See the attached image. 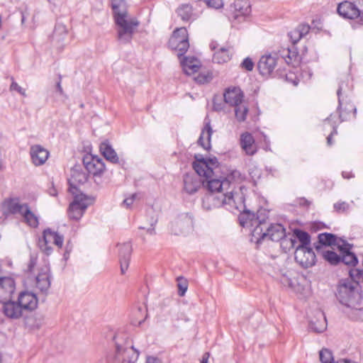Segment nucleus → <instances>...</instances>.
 <instances>
[{
	"mask_svg": "<svg viewBox=\"0 0 363 363\" xmlns=\"http://www.w3.org/2000/svg\"><path fill=\"white\" fill-rule=\"evenodd\" d=\"M349 275L350 279L339 281L336 287V298L346 307L359 306L362 294L359 283L363 282V270L352 269Z\"/></svg>",
	"mask_w": 363,
	"mask_h": 363,
	"instance_id": "nucleus-1",
	"label": "nucleus"
},
{
	"mask_svg": "<svg viewBox=\"0 0 363 363\" xmlns=\"http://www.w3.org/2000/svg\"><path fill=\"white\" fill-rule=\"evenodd\" d=\"M123 4V0H112L111 9L115 23L118 26V38L123 43H128L131 41L135 30L140 23L136 18H127L128 11L125 8L121 9Z\"/></svg>",
	"mask_w": 363,
	"mask_h": 363,
	"instance_id": "nucleus-2",
	"label": "nucleus"
},
{
	"mask_svg": "<svg viewBox=\"0 0 363 363\" xmlns=\"http://www.w3.org/2000/svg\"><path fill=\"white\" fill-rule=\"evenodd\" d=\"M350 91L351 89L348 82L341 80L337 90L338 97L337 111L339 112L340 122L350 120L351 118H355L356 116V106L347 100Z\"/></svg>",
	"mask_w": 363,
	"mask_h": 363,
	"instance_id": "nucleus-3",
	"label": "nucleus"
},
{
	"mask_svg": "<svg viewBox=\"0 0 363 363\" xmlns=\"http://www.w3.org/2000/svg\"><path fill=\"white\" fill-rule=\"evenodd\" d=\"M252 236L257 238V242L259 243L265 238L278 242L286 236L285 228L281 224L274 223L263 228L262 226L255 227L252 231Z\"/></svg>",
	"mask_w": 363,
	"mask_h": 363,
	"instance_id": "nucleus-4",
	"label": "nucleus"
},
{
	"mask_svg": "<svg viewBox=\"0 0 363 363\" xmlns=\"http://www.w3.org/2000/svg\"><path fill=\"white\" fill-rule=\"evenodd\" d=\"M72 195L74 196V200L69 206L67 213L70 219L79 220L88 206L92 204L94 199L82 193Z\"/></svg>",
	"mask_w": 363,
	"mask_h": 363,
	"instance_id": "nucleus-5",
	"label": "nucleus"
},
{
	"mask_svg": "<svg viewBox=\"0 0 363 363\" xmlns=\"http://www.w3.org/2000/svg\"><path fill=\"white\" fill-rule=\"evenodd\" d=\"M194 158L195 161L192 165L196 173L203 175L205 178H209L214 174L213 169L218 165V161L216 157L206 159L201 155H196Z\"/></svg>",
	"mask_w": 363,
	"mask_h": 363,
	"instance_id": "nucleus-6",
	"label": "nucleus"
},
{
	"mask_svg": "<svg viewBox=\"0 0 363 363\" xmlns=\"http://www.w3.org/2000/svg\"><path fill=\"white\" fill-rule=\"evenodd\" d=\"M297 263L304 268H308L315 264L316 256L310 247L297 246L294 252Z\"/></svg>",
	"mask_w": 363,
	"mask_h": 363,
	"instance_id": "nucleus-7",
	"label": "nucleus"
},
{
	"mask_svg": "<svg viewBox=\"0 0 363 363\" xmlns=\"http://www.w3.org/2000/svg\"><path fill=\"white\" fill-rule=\"evenodd\" d=\"M203 175L195 173H186L183 177V190L189 195L196 193L201 186L205 185Z\"/></svg>",
	"mask_w": 363,
	"mask_h": 363,
	"instance_id": "nucleus-8",
	"label": "nucleus"
},
{
	"mask_svg": "<svg viewBox=\"0 0 363 363\" xmlns=\"http://www.w3.org/2000/svg\"><path fill=\"white\" fill-rule=\"evenodd\" d=\"M52 274L50 266L45 264L39 269L35 277V286L43 294H47L51 285Z\"/></svg>",
	"mask_w": 363,
	"mask_h": 363,
	"instance_id": "nucleus-9",
	"label": "nucleus"
},
{
	"mask_svg": "<svg viewBox=\"0 0 363 363\" xmlns=\"http://www.w3.org/2000/svg\"><path fill=\"white\" fill-rule=\"evenodd\" d=\"M139 352L133 346L123 347L118 344L116 346V359L120 363H135L138 360Z\"/></svg>",
	"mask_w": 363,
	"mask_h": 363,
	"instance_id": "nucleus-10",
	"label": "nucleus"
},
{
	"mask_svg": "<svg viewBox=\"0 0 363 363\" xmlns=\"http://www.w3.org/2000/svg\"><path fill=\"white\" fill-rule=\"evenodd\" d=\"M278 60L279 59L276 54L274 55L269 54L262 56L257 64L259 73L262 76L270 75L277 65Z\"/></svg>",
	"mask_w": 363,
	"mask_h": 363,
	"instance_id": "nucleus-11",
	"label": "nucleus"
},
{
	"mask_svg": "<svg viewBox=\"0 0 363 363\" xmlns=\"http://www.w3.org/2000/svg\"><path fill=\"white\" fill-rule=\"evenodd\" d=\"M84 165L86 171L94 176L100 175L105 170V164L103 160L98 157L89 155L83 159Z\"/></svg>",
	"mask_w": 363,
	"mask_h": 363,
	"instance_id": "nucleus-12",
	"label": "nucleus"
},
{
	"mask_svg": "<svg viewBox=\"0 0 363 363\" xmlns=\"http://www.w3.org/2000/svg\"><path fill=\"white\" fill-rule=\"evenodd\" d=\"M28 203H21L18 197H13L6 199L3 203L4 214H20L23 213Z\"/></svg>",
	"mask_w": 363,
	"mask_h": 363,
	"instance_id": "nucleus-13",
	"label": "nucleus"
},
{
	"mask_svg": "<svg viewBox=\"0 0 363 363\" xmlns=\"http://www.w3.org/2000/svg\"><path fill=\"white\" fill-rule=\"evenodd\" d=\"M118 257L121 265V272L124 274L129 267L132 253V245L130 242L118 244Z\"/></svg>",
	"mask_w": 363,
	"mask_h": 363,
	"instance_id": "nucleus-14",
	"label": "nucleus"
},
{
	"mask_svg": "<svg viewBox=\"0 0 363 363\" xmlns=\"http://www.w3.org/2000/svg\"><path fill=\"white\" fill-rule=\"evenodd\" d=\"M337 11L340 16L347 19H355L361 15V11L357 6L347 1L340 3Z\"/></svg>",
	"mask_w": 363,
	"mask_h": 363,
	"instance_id": "nucleus-15",
	"label": "nucleus"
},
{
	"mask_svg": "<svg viewBox=\"0 0 363 363\" xmlns=\"http://www.w3.org/2000/svg\"><path fill=\"white\" fill-rule=\"evenodd\" d=\"M15 289L16 283L12 277H0V301H6L11 299Z\"/></svg>",
	"mask_w": 363,
	"mask_h": 363,
	"instance_id": "nucleus-16",
	"label": "nucleus"
},
{
	"mask_svg": "<svg viewBox=\"0 0 363 363\" xmlns=\"http://www.w3.org/2000/svg\"><path fill=\"white\" fill-rule=\"evenodd\" d=\"M17 303L23 310L32 311L38 306V298L35 294L30 291H22L18 295Z\"/></svg>",
	"mask_w": 363,
	"mask_h": 363,
	"instance_id": "nucleus-17",
	"label": "nucleus"
},
{
	"mask_svg": "<svg viewBox=\"0 0 363 363\" xmlns=\"http://www.w3.org/2000/svg\"><path fill=\"white\" fill-rule=\"evenodd\" d=\"M88 179V175L85 172L78 169H72L71 177L68 179L69 191L72 194H78L77 184H82Z\"/></svg>",
	"mask_w": 363,
	"mask_h": 363,
	"instance_id": "nucleus-18",
	"label": "nucleus"
},
{
	"mask_svg": "<svg viewBox=\"0 0 363 363\" xmlns=\"http://www.w3.org/2000/svg\"><path fill=\"white\" fill-rule=\"evenodd\" d=\"M3 304L2 310L4 314L11 319H18L22 316V309L17 301L9 299L6 301H0Z\"/></svg>",
	"mask_w": 363,
	"mask_h": 363,
	"instance_id": "nucleus-19",
	"label": "nucleus"
},
{
	"mask_svg": "<svg viewBox=\"0 0 363 363\" xmlns=\"http://www.w3.org/2000/svg\"><path fill=\"white\" fill-rule=\"evenodd\" d=\"M30 154L32 162L35 166L43 164L49 157V152L40 145L31 146Z\"/></svg>",
	"mask_w": 363,
	"mask_h": 363,
	"instance_id": "nucleus-20",
	"label": "nucleus"
},
{
	"mask_svg": "<svg viewBox=\"0 0 363 363\" xmlns=\"http://www.w3.org/2000/svg\"><path fill=\"white\" fill-rule=\"evenodd\" d=\"M243 94L240 89L235 87L227 89L223 94V99L225 104L236 107L242 104Z\"/></svg>",
	"mask_w": 363,
	"mask_h": 363,
	"instance_id": "nucleus-21",
	"label": "nucleus"
},
{
	"mask_svg": "<svg viewBox=\"0 0 363 363\" xmlns=\"http://www.w3.org/2000/svg\"><path fill=\"white\" fill-rule=\"evenodd\" d=\"M240 143L246 155L252 156L257 152L255 139L251 133L245 132L240 135Z\"/></svg>",
	"mask_w": 363,
	"mask_h": 363,
	"instance_id": "nucleus-22",
	"label": "nucleus"
},
{
	"mask_svg": "<svg viewBox=\"0 0 363 363\" xmlns=\"http://www.w3.org/2000/svg\"><path fill=\"white\" fill-rule=\"evenodd\" d=\"M204 178L205 185L211 192H220L224 189L228 190V181H225L223 178H216L214 174L209 178Z\"/></svg>",
	"mask_w": 363,
	"mask_h": 363,
	"instance_id": "nucleus-23",
	"label": "nucleus"
},
{
	"mask_svg": "<svg viewBox=\"0 0 363 363\" xmlns=\"http://www.w3.org/2000/svg\"><path fill=\"white\" fill-rule=\"evenodd\" d=\"M309 328L313 331L320 333L327 328V320L325 314L322 311H318L315 315V320H311L309 323Z\"/></svg>",
	"mask_w": 363,
	"mask_h": 363,
	"instance_id": "nucleus-24",
	"label": "nucleus"
},
{
	"mask_svg": "<svg viewBox=\"0 0 363 363\" xmlns=\"http://www.w3.org/2000/svg\"><path fill=\"white\" fill-rule=\"evenodd\" d=\"M99 150L103 156L108 161L113 164H118L120 162L117 153L108 141L101 143L99 146Z\"/></svg>",
	"mask_w": 363,
	"mask_h": 363,
	"instance_id": "nucleus-25",
	"label": "nucleus"
},
{
	"mask_svg": "<svg viewBox=\"0 0 363 363\" xmlns=\"http://www.w3.org/2000/svg\"><path fill=\"white\" fill-rule=\"evenodd\" d=\"M189 38L188 32L185 28H177L174 30L172 36L170 37L168 45L170 48H178V44L182 43V40Z\"/></svg>",
	"mask_w": 363,
	"mask_h": 363,
	"instance_id": "nucleus-26",
	"label": "nucleus"
},
{
	"mask_svg": "<svg viewBox=\"0 0 363 363\" xmlns=\"http://www.w3.org/2000/svg\"><path fill=\"white\" fill-rule=\"evenodd\" d=\"M213 133L210 122L205 123L204 128L202 129L201 135L198 140V144L205 150L211 148V138Z\"/></svg>",
	"mask_w": 363,
	"mask_h": 363,
	"instance_id": "nucleus-27",
	"label": "nucleus"
},
{
	"mask_svg": "<svg viewBox=\"0 0 363 363\" xmlns=\"http://www.w3.org/2000/svg\"><path fill=\"white\" fill-rule=\"evenodd\" d=\"M43 241L45 242H53L56 246L61 248L63 245L64 236L57 232L47 228L43 231Z\"/></svg>",
	"mask_w": 363,
	"mask_h": 363,
	"instance_id": "nucleus-28",
	"label": "nucleus"
},
{
	"mask_svg": "<svg viewBox=\"0 0 363 363\" xmlns=\"http://www.w3.org/2000/svg\"><path fill=\"white\" fill-rule=\"evenodd\" d=\"M318 244H314V247L315 250L319 252L322 247V245L324 246H332L335 245L337 237L334 234L323 233H320L318 236Z\"/></svg>",
	"mask_w": 363,
	"mask_h": 363,
	"instance_id": "nucleus-29",
	"label": "nucleus"
},
{
	"mask_svg": "<svg viewBox=\"0 0 363 363\" xmlns=\"http://www.w3.org/2000/svg\"><path fill=\"white\" fill-rule=\"evenodd\" d=\"M174 225L179 227L180 232L183 233L193 226V218L189 213H182L176 218Z\"/></svg>",
	"mask_w": 363,
	"mask_h": 363,
	"instance_id": "nucleus-30",
	"label": "nucleus"
},
{
	"mask_svg": "<svg viewBox=\"0 0 363 363\" xmlns=\"http://www.w3.org/2000/svg\"><path fill=\"white\" fill-rule=\"evenodd\" d=\"M233 52L229 48H220L214 52L213 61L218 64H222L228 62L232 57Z\"/></svg>",
	"mask_w": 363,
	"mask_h": 363,
	"instance_id": "nucleus-31",
	"label": "nucleus"
},
{
	"mask_svg": "<svg viewBox=\"0 0 363 363\" xmlns=\"http://www.w3.org/2000/svg\"><path fill=\"white\" fill-rule=\"evenodd\" d=\"M67 30L65 25L57 23L55 26L52 35L51 36V40L53 43H60L62 42L67 36Z\"/></svg>",
	"mask_w": 363,
	"mask_h": 363,
	"instance_id": "nucleus-32",
	"label": "nucleus"
},
{
	"mask_svg": "<svg viewBox=\"0 0 363 363\" xmlns=\"http://www.w3.org/2000/svg\"><path fill=\"white\" fill-rule=\"evenodd\" d=\"M21 216L25 223L31 228H37L39 225L38 216L30 211L28 205L23 210Z\"/></svg>",
	"mask_w": 363,
	"mask_h": 363,
	"instance_id": "nucleus-33",
	"label": "nucleus"
},
{
	"mask_svg": "<svg viewBox=\"0 0 363 363\" xmlns=\"http://www.w3.org/2000/svg\"><path fill=\"white\" fill-rule=\"evenodd\" d=\"M223 179L225 181H228L227 186L228 189H230V184L232 183L243 181L245 179V176L242 174L240 171L237 169H232Z\"/></svg>",
	"mask_w": 363,
	"mask_h": 363,
	"instance_id": "nucleus-34",
	"label": "nucleus"
},
{
	"mask_svg": "<svg viewBox=\"0 0 363 363\" xmlns=\"http://www.w3.org/2000/svg\"><path fill=\"white\" fill-rule=\"evenodd\" d=\"M294 234L301 243L298 246L309 247L311 236L308 233L300 229H296Z\"/></svg>",
	"mask_w": 363,
	"mask_h": 363,
	"instance_id": "nucleus-35",
	"label": "nucleus"
},
{
	"mask_svg": "<svg viewBox=\"0 0 363 363\" xmlns=\"http://www.w3.org/2000/svg\"><path fill=\"white\" fill-rule=\"evenodd\" d=\"M255 217V214L251 212L249 210H245L242 213H241L239 216V221L240 224L245 227L250 224V225H254L253 220Z\"/></svg>",
	"mask_w": 363,
	"mask_h": 363,
	"instance_id": "nucleus-36",
	"label": "nucleus"
},
{
	"mask_svg": "<svg viewBox=\"0 0 363 363\" xmlns=\"http://www.w3.org/2000/svg\"><path fill=\"white\" fill-rule=\"evenodd\" d=\"M178 16L184 21H189L192 16V6L189 4H182L177 9Z\"/></svg>",
	"mask_w": 363,
	"mask_h": 363,
	"instance_id": "nucleus-37",
	"label": "nucleus"
},
{
	"mask_svg": "<svg viewBox=\"0 0 363 363\" xmlns=\"http://www.w3.org/2000/svg\"><path fill=\"white\" fill-rule=\"evenodd\" d=\"M323 258L331 265H337L340 263V255L332 250L323 252Z\"/></svg>",
	"mask_w": 363,
	"mask_h": 363,
	"instance_id": "nucleus-38",
	"label": "nucleus"
},
{
	"mask_svg": "<svg viewBox=\"0 0 363 363\" xmlns=\"http://www.w3.org/2000/svg\"><path fill=\"white\" fill-rule=\"evenodd\" d=\"M350 311L347 312V315L350 319L354 321L363 322V308L358 306L349 307Z\"/></svg>",
	"mask_w": 363,
	"mask_h": 363,
	"instance_id": "nucleus-39",
	"label": "nucleus"
},
{
	"mask_svg": "<svg viewBox=\"0 0 363 363\" xmlns=\"http://www.w3.org/2000/svg\"><path fill=\"white\" fill-rule=\"evenodd\" d=\"M244 201V197L240 194H234L233 191H227L223 194V204H231V203H236V200Z\"/></svg>",
	"mask_w": 363,
	"mask_h": 363,
	"instance_id": "nucleus-40",
	"label": "nucleus"
},
{
	"mask_svg": "<svg viewBox=\"0 0 363 363\" xmlns=\"http://www.w3.org/2000/svg\"><path fill=\"white\" fill-rule=\"evenodd\" d=\"M235 115L236 119L239 122H244L246 120V117L248 113V108L247 106L241 104L235 107Z\"/></svg>",
	"mask_w": 363,
	"mask_h": 363,
	"instance_id": "nucleus-41",
	"label": "nucleus"
},
{
	"mask_svg": "<svg viewBox=\"0 0 363 363\" xmlns=\"http://www.w3.org/2000/svg\"><path fill=\"white\" fill-rule=\"evenodd\" d=\"M268 218L267 213L265 210L258 211L257 215L253 220L254 225H256L255 227L262 226L263 228L266 227V220Z\"/></svg>",
	"mask_w": 363,
	"mask_h": 363,
	"instance_id": "nucleus-42",
	"label": "nucleus"
},
{
	"mask_svg": "<svg viewBox=\"0 0 363 363\" xmlns=\"http://www.w3.org/2000/svg\"><path fill=\"white\" fill-rule=\"evenodd\" d=\"M340 263L348 266H355L358 263V259L354 253L347 252L340 256Z\"/></svg>",
	"mask_w": 363,
	"mask_h": 363,
	"instance_id": "nucleus-43",
	"label": "nucleus"
},
{
	"mask_svg": "<svg viewBox=\"0 0 363 363\" xmlns=\"http://www.w3.org/2000/svg\"><path fill=\"white\" fill-rule=\"evenodd\" d=\"M320 360L322 363H334V357L332 352L323 348L319 352Z\"/></svg>",
	"mask_w": 363,
	"mask_h": 363,
	"instance_id": "nucleus-44",
	"label": "nucleus"
},
{
	"mask_svg": "<svg viewBox=\"0 0 363 363\" xmlns=\"http://www.w3.org/2000/svg\"><path fill=\"white\" fill-rule=\"evenodd\" d=\"M335 117V116H333V114H330V116L328 117L327 118H325V121L328 122L330 124V125L332 126V128H333L332 132L330 133V134L327 138V143H328V145H331L333 144L332 137L334 135H336L337 133V122H336V121H333V118Z\"/></svg>",
	"mask_w": 363,
	"mask_h": 363,
	"instance_id": "nucleus-45",
	"label": "nucleus"
},
{
	"mask_svg": "<svg viewBox=\"0 0 363 363\" xmlns=\"http://www.w3.org/2000/svg\"><path fill=\"white\" fill-rule=\"evenodd\" d=\"M178 294L180 296H184L188 289V281L183 277H178L177 278Z\"/></svg>",
	"mask_w": 363,
	"mask_h": 363,
	"instance_id": "nucleus-46",
	"label": "nucleus"
},
{
	"mask_svg": "<svg viewBox=\"0 0 363 363\" xmlns=\"http://www.w3.org/2000/svg\"><path fill=\"white\" fill-rule=\"evenodd\" d=\"M189 48V38L182 40L181 43L178 44V48H171L172 50H174L177 52V56L179 57H181L183 56Z\"/></svg>",
	"mask_w": 363,
	"mask_h": 363,
	"instance_id": "nucleus-47",
	"label": "nucleus"
},
{
	"mask_svg": "<svg viewBox=\"0 0 363 363\" xmlns=\"http://www.w3.org/2000/svg\"><path fill=\"white\" fill-rule=\"evenodd\" d=\"M335 212L340 213L347 211L350 208V205L345 201H338L333 205Z\"/></svg>",
	"mask_w": 363,
	"mask_h": 363,
	"instance_id": "nucleus-48",
	"label": "nucleus"
},
{
	"mask_svg": "<svg viewBox=\"0 0 363 363\" xmlns=\"http://www.w3.org/2000/svg\"><path fill=\"white\" fill-rule=\"evenodd\" d=\"M223 103L220 96H214L213 99V109L216 111H220L223 109Z\"/></svg>",
	"mask_w": 363,
	"mask_h": 363,
	"instance_id": "nucleus-49",
	"label": "nucleus"
},
{
	"mask_svg": "<svg viewBox=\"0 0 363 363\" xmlns=\"http://www.w3.org/2000/svg\"><path fill=\"white\" fill-rule=\"evenodd\" d=\"M183 70L184 72L188 74L191 75L197 72L200 68V63H196L195 65H184Z\"/></svg>",
	"mask_w": 363,
	"mask_h": 363,
	"instance_id": "nucleus-50",
	"label": "nucleus"
},
{
	"mask_svg": "<svg viewBox=\"0 0 363 363\" xmlns=\"http://www.w3.org/2000/svg\"><path fill=\"white\" fill-rule=\"evenodd\" d=\"M288 35L289 36V38L294 45L297 43L302 38L297 28H295L294 30L290 31L288 33Z\"/></svg>",
	"mask_w": 363,
	"mask_h": 363,
	"instance_id": "nucleus-51",
	"label": "nucleus"
},
{
	"mask_svg": "<svg viewBox=\"0 0 363 363\" xmlns=\"http://www.w3.org/2000/svg\"><path fill=\"white\" fill-rule=\"evenodd\" d=\"M240 67L242 69H245L247 71H252L254 67V62H252V59L249 57L245 58L243 61L242 62Z\"/></svg>",
	"mask_w": 363,
	"mask_h": 363,
	"instance_id": "nucleus-52",
	"label": "nucleus"
},
{
	"mask_svg": "<svg viewBox=\"0 0 363 363\" xmlns=\"http://www.w3.org/2000/svg\"><path fill=\"white\" fill-rule=\"evenodd\" d=\"M12 82L10 86V90L11 91H16L18 93H19L23 96H26V91L20 86L12 78L11 79Z\"/></svg>",
	"mask_w": 363,
	"mask_h": 363,
	"instance_id": "nucleus-53",
	"label": "nucleus"
},
{
	"mask_svg": "<svg viewBox=\"0 0 363 363\" xmlns=\"http://www.w3.org/2000/svg\"><path fill=\"white\" fill-rule=\"evenodd\" d=\"M37 264V257L30 255L27 268L25 270L27 273H31Z\"/></svg>",
	"mask_w": 363,
	"mask_h": 363,
	"instance_id": "nucleus-54",
	"label": "nucleus"
},
{
	"mask_svg": "<svg viewBox=\"0 0 363 363\" xmlns=\"http://www.w3.org/2000/svg\"><path fill=\"white\" fill-rule=\"evenodd\" d=\"M49 242H45L43 240H40V248L47 255H50L52 252V248L48 245Z\"/></svg>",
	"mask_w": 363,
	"mask_h": 363,
	"instance_id": "nucleus-55",
	"label": "nucleus"
},
{
	"mask_svg": "<svg viewBox=\"0 0 363 363\" xmlns=\"http://www.w3.org/2000/svg\"><path fill=\"white\" fill-rule=\"evenodd\" d=\"M196 63H200V62L196 57H184V58L181 60L182 67H184V65H195Z\"/></svg>",
	"mask_w": 363,
	"mask_h": 363,
	"instance_id": "nucleus-56",
	"label": "nucleus"
},
{
	"mask_svg": "<svg viewBox=\"0 0 363 363\" xmlns=\"http://www.w3.org/2000/svg\"><path fill=\"white\" fill-rule=\"evenodd\" d=\"M194 79L199 84H204L208 82L211 79V77L208 74H199Z\"/></svg>",
	"mask_w": 363,
	"mask_h": 363,
	"instance_id": "nucleus-57",
	"label": "nucleus"
},
{
	"mask_svg": "<svg viewBox=\"0 0 363 363\" xmlns=\"http://www.w3.org/2000/svg\"><path fill=\"white\" fill-rule=\"evenodd\" d=\"M297 29L298 30L301 37L303 38L308 33L311 28L308 24L302 23L297 27Z\"/></svg>",
	"mask_w": 363,
	"mask_h": 363,
	"instance_id": "nucleus-58",
	"label": "nucleus"
},
{
	"mask_svg": "<svg viewBox=\"0 0 363 363\" xmlns=\"http://www.w3.org/2000/svg\"><path fill=\"white\" fill-rule=\"evenodd\" d=\"M296 57H297V52L295 51H291L290 49L287 50V54L284 56V57L285 58V61L288 64H289L291 62V60L294 58H296Z\"/></svg>",
	"mask_w": 363,
	"mask_h": 363,
	"instance_id": "nucleus-59",
	"label": "nucleus"
},
{
	"mask_svg": "<svg viewBox=\"0 0 363 363\" xmlns=\"http://www.w3.org/2000/svg\"><path fill=\"white\" fill-rule=\"evenodd\" d=\"M338 249H339L340 253L342 254V255H344L345 254H347V252H352L350 251L351 245L346 242H345L342 245H339Z\"/></svg>",
	"mask_w": 363,
	"mask_h": 363,
	"instance_id": "nucleus-60",
	"label": "nucleus"
},
{
	"mask_svg": "<svg viewBox=\"0 0 363 363\" xmlns=\"http://www.w3.org/2000/svg\"><path fill=\"white\" fill-rule=\"evenodd\" d=\"M61 79L62 77L61 75H59V80L57 82L55 88L56 91L59 93L60 95L65 96L66 99L67 98V96L65 94L64 90L61 85Z\"/></svg>",
	"mask_w": 363,
	"mask_h": 363,
	"instance_id": "nucleus-61",
	"label": "nucleus"
},
{
	"mask_svg": "<svg viewBox=\"0 0 363 363\" xmlns=\"http://www.w3.org/2000/svg\"><path fill=\"white\" fill-rule=\"evenodd\" d=\"M136 197H137V194H133L130 197L126 198L125 199H124L123 203L124 205L126 206L127 208H129L133 203V202H134L135 199H136Z\"/></svg>",
	"mask_w": 363,
	"mask_h": 363,
	"instance_id": "nucleus-62",
	"label": "nucleus"
},
{
	"mask_svg": "<svg viewBox=\"0 0 363 363\" xmlns=\"http://www.w3.org/2000/svg\"><path fill=\"white\" fill-rule=\"evenodd\" d=\"M157 223V220H154L150 223V227L147 228V233L150 235H155V225Z\"/></svg>",
	"mask_w": 363,
	"mask_h": 363,
	"instance_id": "nucleus-63",
	"label": "nucleus"
},
{
	"mask_svg": "<svg viewBox=\"0 0 363 363\" xmlns=\"http://www.w3.org/2000/svg\"><path fill=\"white\" fill-rule=\"evenodd\" d=\"M145 363H160V361L158 358L155 357H148L146 359Z\"/></svg>",
	"mask_w": 363,
	"mask_h": 363,
	"instance_id": "nucleus-64",
	"label": "nucleus"
}]
</instances>
